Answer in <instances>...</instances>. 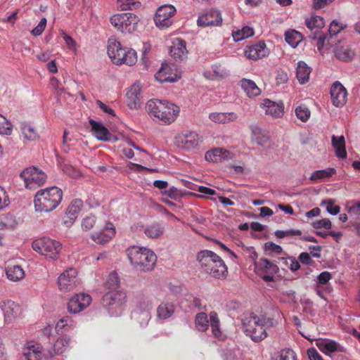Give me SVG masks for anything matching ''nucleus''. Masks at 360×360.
<instances>
[{"mask_svg":"<svg viewBox=\"0 0 360 360\" xmlns=\"http://www.w3.org/2000/svg\"><path fill=\"white\" fill-rule=\"evenodd\" d=\"M201 271L216 279L224 280L228 275V267L224 261L215 252L203 250L196 256Z\"/></svg>","mask_w":360,"mask_h":360,"instance_id":"nucleus-1","label":"nucleus"},{"mask_svg":"<svg viewBox=\"0 0 360 360\" xmlns=\"http://www.w3.org/2000/svg\"><path fill=\"white\" fill-rule=\"evenodd\" d=\"M244 332L254 342H260L267 337L266 329L274 326L271 318L259 316L253 314L243 321Z\"/></svg>","mask_w":360,"mask_h":360,"instance_id":"nucleus-2","label":"nucleus"},{"mask_svg":"<svg viewBox=\"0 0 360 360\" xmlns=\"http://www.w3.org/2000/svg\"><path fill=\"white\" fill-rule=\"evenodd\" d=\"M148 114L165 124L174 122L179 113V107L165 100L151 99L146 106Z\"/></svg>","mask_w":360,"mask_h":360,"instance_id":"nucleus-3","label":"nucleus"},{"mask_svg":"<svg viewBox=\"0 0 360 360\" xmlns=\"http://www.w3.org/2000/svg\"><path fill=\"white\" fill-rule=\"evenodd\" d=\"M62 198L63 192L56 186L41 189L34 196L35 210L41 212H51L59 205Z\"/></svg>","mask_w":360,"mask_h":360,"instance_id":"nucleus-4","label":"nucleus"},{"mask_svg":"<svg viewBox=\"0 0 360 360\" xmlns=\"http://www.w3.org/2000/svg\"><path fill=\"white\" fill-rule=\"evenodd\" d=\"M127 253L131 265L139 271H151L157 262L155 254L146 248L132 246L127 250Z\"/></svg>","mask_w":360,"mask_h":360,"instance_id":"nucleus-5","label":"nucleus"},{"mask_svg":"<svg viewBox=\"0 0 360 360\" xmlns=\"http://www.w3.org/2000/svg\"><path fill=\"white\" fill-rule=\"evenodd\" d=\"M32 247L35 252L51 260H57L59 258L62 249V245L59 241L45 237L34 240Z\"/></svg>","mask_w":360,"mask_h":360,"instance_id":"nucleus-6","label":"nucleus"},{"mask_svg":"<svg viewBox=\"0 0 360 360\" xmlns=\"http://www.w3.org/2000/svg\"><path fill=\"white\" fill-rule=\"evenodd\" d=\"M202 138L194 131L184 130L174 137V143L179 148L191 150L198 148Z\"/></svg>","mask_w":360,"mask_h":360,"instance_id":"nucleus-7","label":"nucleus"},{"mask_svg":"<svg viewBox=\"0 0 360 360\" xmlns=\"http://www.w3.org/2000/svg\"><path fill=\"white\" fill-rule=\"evenodd\" d=\"M305 25L311 31L309 37L317 40V48L321 50L324 44L327 37L320 32V30L325 25L324 19L319 15H311L305 20Z\"/></svg>","mask_w":360,"mask_h":360,"instance_id":"nucleus-8","label":"nucleus"},{"mask_svg":"<svg viewBox=\"0 0 360 360\" xmlns=\"http://www.w3.org/2000/svg\"><path fill=\"white\" fill-rule=\"evenodd\" d=\"M27 188L34 190L43 185L46 179V174L35 167H27L20 174Z\"/></svg>","mask_w":360,"mask_h":360,"instance_id":"nucleus-9","label":"nucleus"},{"mask_svg":"<svg viewBox=\"0 0 360 360\" xmlns=\"http://www.w3.org/2000/svg\"><path fill=\"white\" fill-rule=\"evenodd\" d=\"M110 22L122 32L131 33L136 29V17L131 13H117L110 18Z\"/></svg>","mask_w":360,"mask_h":360,"instance_id":"nucleus-10","label":"nucleus"},{"mask_svg":"<svg viewBox=\"0 0 360 360\" xmlns=\"http://www.w3.org/2000/svg\"><path fill=\"white\" fill-rule=\"evenodd\" d=\"M176 8L172 5H164L157 10L154 21L159 28H167L173 23V16L176 13Z\"/></svg>","mask_w":360,"mask_h":360,"instance_id":"nucleus-11","label":"nucleus"},{"mask_svg":"<svg viewBox=\"0 0 360 360\" xmlns=\"http://www.w3.org/2000/svg\"><path fill=\"white\" fill-rule=\"evenodd\" d=\"M257 272L262 276L266 282H272L274 277L279 271V267L276 262H274L266 258H261L255 263Z\"/></svg>","mask_w":360,"mask_h":360,"instance_id":"nucleus-12","label":"nucleus"},{"mask_svg":"<svg viewBox=\"0 0 360 360\" xmlns=\"http://www.w3.org/2000/svg\"><path fill=\"white\" fill-rule=\"evenodd\" d=\"M77 271L70 268L62 273L58 278L59 290L62 292H69L75 289L77 285Z\"/></svg>","mask_w":360,"mask_h":360,"instance_id":"nucleus-13","label":"nucleus"},{"mask_svg":"<svg viewBox=\"0 0 360 360\" xmlns=\"http://www.w3.org/2000/svg\"><path fill=\"white\" fill-rule=\"evenodd\" d=\"M91 302V297L84 293L76 294L68 303V309L70 313L77 314L86 309Z\"/></svg>","mask_w":360,"mask_h":360,"instance_id":"nucleus-14","label":"nucleus"},{"mask_svg":"<svg viewBox=\"0 0 360 360\" xmlns=\"http://www.w3.org/2000/svg\"><path fill=\"white\" fill-rule=\"evenodd\" d=\"M269 49L264 41L247 46L244 49V55L246 58L253 60L265 58L269 56Z\"/></svg>","mask_w":360,"mask_h":360,"instance_id":"nucleus-15","label":"nucleus"},{"mask_svg":"<svg viewBox=\"0 0 360 360\" xmlns=\"http://www.w3.org/2000/svg\"><path fill=\"white\" fill-rule=\"evenodd\" d=\"M221 22V13L217 10L211 9L199 15L197 24L200 27L218 26Z\"/></svg>","mask_w":360,"mask_h":360,"instance_id":"nucleus-16","label":"nucleus"},{"mask_svg":"<svg viewBox=\"0 0 360 360\" xmlns=\"http://www.w3.org/2000/svg\"><path fill=\"white\" fill-rule=\"evenodd\" d=\"M127 47H123L115 38H110L108 41V54L112 63L122 65L124 58H121Z\"/></svg>","mask_w":360,"mask_h":360,"instance_id":"nucleus-17","label":"nucleus"},{"mask_svg":"<svg viewBox=\"0 0 360 360\" xmlns=\"http://www.w3.org/2000/svg\"><path fill=\"white\" fill-rule=\"evenodd\" d=\"M330 95L333 104L336 107H342L347 101V92L340 82L333 83L330 88Z\"/></svg>","mask_w":360,"mask_h":360,"instance_id":"nucleus-18","label":"nucleus"},{"mask_svg":"<svg viewBox=\"0 0 360 360\" xmlns=\"http://www.w3.org/2000/svg\"><path fill=\"white\" fill-rule=\"evenodd\" d=\"M141 86L139 82L134 83L127 92V104L130 109L138 108L141 103Z\"/></svg>","mask_w":360,"mask_h":360,"instance_id":"nucleus-19","label":"nucleus"},{"mask_svg":"<svg viewBox=\"0 0 360 360\" xmlns=\"http://www.w3.org/2000/svg\"><path fill=\"white\" fill-rule=\"evenodd\" d=\"M115 233L114 225L108 222L102 230L94 232L91 235V238L96 243L103 244L110 241L115 236Z\"/></svg>","mask_w":360,"mask_h":360,"instance_id":"nucleus-20","label":"nucleus"},{"mask_svg":"<svg viewBox=\"0 0 360 360\" xmlns=\"http://www.w3.org/2000/svg\"><path fill=\"white\" fill-rule=\"evenodd\" d=\"M126 302V295L120 290H111L106 292L102 299V303L104 307H110L115 305L121 306Z\"/></svg>","mask_w":360,"mask_h":360,"instance_id":"nucleus-21","label":"nucleus"},{"mask_svg":"<svg viewBox=\"0 0 360 360\" xmlns=\"http://www.w3.org/2000/svg\"><path fill=\"white\" fill-rule=\"evenodd\" d=\"M22 355L25 360H41L42 347L33 341L27 342L22 348Z\"/></svg>","mask_w":360,"mask_h":360,"instance_id":"nucleus-22","label":"nucleus"},{"mask_svg":"<svg viewBox=\"0 0 360 360\" xmlns=\"http://www.w3.org/2000/svg\"><path fill=\"white\" fill-rule=\"evenodd\" d=\"M233 157V154L232 153L222 148H216L208 150L205 155V158L207 161L217 163L231 160Z\"/></svg>","mask_w":360,"mask_h":360,"instance_id":"nucleus-23","label":"nucleus"},{"mask_svg":"<svg viewBox=\"0 0 360 360\" xmlns=\"http://www.w3.org/2000/svg\"><path fill=\"white\" fill-rule=\"evenodd\" d=\"M260 107L265 111L266 115L272 117H281L283 115L284 106L282 103H277L269 99H265L260 104Z\"/></svg>","mask_w":360,"mask_h":360,"instance_id":"nucleus-24","label":"nucleus"},{"mask_svg":"<svg viewBox=\"0 0 360 360\" xmlns=\"http://www.w3.org/2000/svg\"><path fill=\"white\" fill-rule=\"evenodd\" d=\"M2 311L6 322H12L21 313L20 305L15 303L13 301L8 300L4 302L2 306Z\"/></svg>","mask_w":360,"mask_h":360,"instance_id":"nucleus-25","label":"nucleus"},{"mask_svg":"<svg viewBox=\"0 0 360 360\" xmlns=\"http://www.w3.org/2000/svg\"><path fill=\"white\" fill-rule=\"evenodd\" d=\"M333 52L335 58L342 62H350L356 56L354 50L347 44L336 46Z\"/></svg>","mask_w":360,"mask_h":360,"instance_id":"nucleus-26","label":"nucleus"},{"mask_svg":"<svg viewBox=\"0 0 360 360\" xmlns=\"http://www.w3.org/2000/svg\"><path fill=\"white\" fill-rule=\"evenodd\" d=\"M169 53L176 60H182L186 58L187 50L186 41L180 38L175 39L169 49Z\"/></svg>","mask_w":360,"mask_h":360,"instance_id":"nucleus-27","label":"nucleus"},{"mask_svg":"<svg viewBox=\"0 0 360 360\" xmlns=\"http://www.w3.org/2000/svg\"><path fill=\"white\" fill-rule=\"evenodd\" d=\"M172 68L168 64H162L161 68L155 75V79L161 82H175L180 77L172 73Z\"/></svg>","mask_w":360,"mask_h":360,"instance_id":"nucleus-28","label":"nucleus"},{"mask_svg":"<svg viewBox=\"0 0 360 360\" xmlns=\"http://www.w3.org/2000/svg\"><path fill=\"white\" fill-rule=\"evenodd\" d=\"M175 311V306L169 300L162 301L157 307L156 316L160 320H166L172 316Z\"/></svg>","mask_w":360,"mask_h":360,"instance_id":"nucleus-29","label":"nucleus"},{"mask_svg":"<svg viewBox=\"0 0 360 360\" xmlns=\"http://www.w3.org/2000/svg\"><path fill=\"white\" fill-rule=\"evenodd\" d=\"M89 124L91 127V131L94 136L99 141H110L111 139V134L108 129L102 124L94 120H90Z\"/></svg>","mask_w":360,"mask_h":360,"instance_id":"nucleus-30","label":"nucleus"},{"mask_svg":"<svg viewBox=\"0 0 360 360\" xmlns=\"http://www.w3.org/2000/svg\"><path fill=\"white\" fill-rule=\"evenodd\" d=\"M75 324L71 316H65L57 321L55 330L58 335L65 336L66 333H68L75 327Z\"/></svg>","mask_w":360,"mask_h":360,"instance_id":"nucleus-31","label":"nucleus"},{"mask_svg":"<svg viewBox=\"0 0 360 360\" xmlns=\"http://www.w3.org/2000/svg\"><path fill=\"white\" fill-rule=\"evenodd\" d=\"M71 348V338L69 336H60L53 346V351L56 355H63L70 351Z\"/></svg>","mask_w":360,"mask_h":360,"instance_id":"nucleus-32","label":"nucleus"},{"mask_svg":"<svg viewBox=\"0 0 360 360\" xmlns=\"http://www.w3.org/2000/svg\"><path fill=\"white\" fill-rule=\"evenodd\" d=\"M210 120L218 124H226L237 120L238 115L236 112H214L209 115Z\"/></svg>","mask_w":360,"mask_h":360,"instance_id":"nucleus-33","label":"nucleus"},{"mask_svg":"<svg viewBox=\"0 0 360 360\" xmlns=\"http://www.w3.org/2000/svg\"><path fill=\"white\" fill-rule=\"evenodd\" d=\"M311 71V68L305 62L300 60L297 63L296 76L301 84H304L309 82Z\"/></svg>","mask_w":360,"mask_h":360,"instance_id":"nucleus-34","label":"nucleus"},{"mask_svg":"<svg viewBox=\"0 0 360 360\" xmlns=\"http://www.w3.org/2000/svg\"><path fill=\"white\" fill-rule=\"evenodd\" d=\"M332 145L335 150L336 156L339 158H346L347 153L345 148V141L343 136L339 137L335 135L332 136Z\"/></svg>","mask_w":360,"mask_h":360,"instance_id":"nucleus-35","label":"nucleus"},{"mask_svg":"<svg viewBox=\"0 0 360 360\" xmlns=\"http://www.w3.org/2000/svg\"><path fill=\"white\" fill-rule=\"evenodd\" d=\"M241 87L249 97H255L261 94L260 89L255 82L248 79H243L240 81Z\"/></svg>","mask_w":360,"mask_h":360,"instance_id":"nucleus-36","label":"nucleus"},{"mask_svg":"<svg viewBox=\"0 0 360 360\" xmlns=\"http://www.w3.org/2000/svg\"><path fill=\"white\" fill-rule=\"evenodd\" d=\"M7 278L12 281H18L25 276V271L19 265L8 266L6 269Z\"/></svg>","mask_w":360,"mask_h":360,"instance_id":"nucleus-37","label":"nucleus"},{"mask_svg":"<svg viewBox=\"0 0 360 360\" xmlns=\"http://www.w3.org/2000/svg\"><path fill=\"white\" fill-rule=\"evenodd\" d=\"M209 317L212 335L216 338L221 339L223 334L220 328V321L217 313L212 311L209 314Z\"/></svg>","mask_w":360,"mask_h":360,"instance_id":"nucleus-38","label":"nucleus"},{"mask_svg":"<svg viewBox=\"0 0 360 360\" xmlns=\"http://www.w3.org/2000/svg\"><path fill=\"white\" fill-rule=\"evenodd\" d=\"M336 174V169L333 167H328L325 169L316 170L314 172L309 179L314 182H318L325 179H328Z\"/></svg>","mask_w":360,"mask_h":360,"instance_id":"nucleus-39","label":"nucleus"},{"mask_svg":"<svg viewBox=\"0 0 360 360\" xmlns=\"http://www.w3.org/2000/svg\"><path fill=\"white\" fill-rule=\"evenodd\" d=\"M302 35L300 32L291 30L285 32V39L292 47L295 48L302 41Z\"/></svg>","mask_w":360,"mask_h":360,"instance_id":"nucleus-40","label":"nucleus"},{"mask_svg":"<svg viewBox=\"0 0 360 360\" xmlns=\"http://www.w3.org/2000/svg\"><path fill=\"white\" fill-rule=\"evenodd\" d=\"M210 319L205 312H200L196 314L195 319V325L196 328L201 332H205L208 329Z\"/></svg>","mask_w":360,"mask_h":360,"instance_id":"nucleus-41","label":"nucleus"},{"mask_svg":"<svg viewBox=\"0 0 360 360\" xmlns=\"http://www.w3.org/2000/svg\"><path fill=\"white\" fill-rule=\"evenodd\" d=\"M255 34L252 28L245 26L241 30H238L232 32V37L235 41H240L246 38L253 36Z\"/></svg>","mask_w":360,"mask_h":360,"instance_id":"nucleus-42","label":"nucleus"},{"mask_svg":"<svg viewBox=\"0 0 360 360\" xmlns=\"http://www.w3.org/2000/svg\"><path fill=\"white\" fill-rule=\"evenodd\" d=\"M316 345L319 349L326 354L337 351L338 346L337 342L333 340H321Z\"/></svg>","mask_w":360,"mask_h":360,"instance_id":"nucleus-43","label":"nucleus"},{"mask_svg":"<svg viewBox=\"0 0 360 360\" xmlns=\"http://www.w3.org/2000/svg\"><path fill=\"white\" fill-rule=\"evenodd\" d=\"M271 360H297V355L292 349L285 348L272 356Z\"/></svg>","mask_w":360,"mask_h":360,"instance_id":"nucleus-44","label":"nucleus"},{"mask_svg":"<svg viewBox=\"0 0 360 360\" xmlns=\"http://www.w3.org/2000/svg\"><path fill=\"white\" fill-rule=\"evenodd\" d=\"M144 233L148 238H156L163 233V229L159 224L155 223L148 226Z\"/></svg>","mask_w":360,"mask_h":360,"instance_id":"nucleus-45","label":"nucleus"},{"mask_svg":"<svg viewBox=\"0 0 360 360\" xmlns=\"http://www.w3.org/2000/svg\"><path fill=\"white\" fill-rule=\"evenodd\" d=\"M121 58H124L122 60H124L122 62V64H125L129 66L134 65L137 61L136 53L131 48H127Z\"/></svg>","mask_w":360,"mask_h":360,"instance_id":"nucleus-46","label":"nucleus"},{"mask_svg":"<svg viewBox=\"0 0 360 360\" xmlns=\"http://www.w3.org/2000/svg\"><path fill=\"white\" fill-rule=\"evenodd\" d=\"M82 207V200L80 199H75L70 202L66 211L68 212V214H70V216L77 217L78 214Z\"/></svg>","mask_w":360,"mask_h":360,"instance_id":"nucleus-47","label":"nucleus"},{"mask_svg":"<svg viewBox=\"0 0 360 360\" xmlns=\"http://www.w3.org/2000/svg\"><path fill=\"white\" fill-rule=\"evenodd\" d=\"M209 73L212 74V79H222L229 75L228 70L220 65H213Z\"/></svg>","mask_w":360,"mask_h":360,"instance_id":"nucleus-48","label":"nucleus"},{"mask_svg":"<svg viewBox=\"0 0 360 360\" xmlns=\"http://www.w3.org/2000/svg\"><path fill=\"white\" fill-rule=\"evenodd\" d=\"M295 115L298 119L305 122L311 115V112L307 105L301 104L295 108Z\"/></svg>","mask_w":360,"mask_h":360,"instance_id":"nucleus-49","label":"nucleus"},{"mask_svg":"<svg viewBox=\"0 0 360 360\" xmlns=\"http://www.w3.org/2000/svg\"><path fill=\"white\" fill-rule=\"evenodd\" d=\"M264 250L269 255H272L273 254L286 255V253L283 252V248L273 242H266L264 244Z\"/></svg>","mask_w":360,"mask_h":360,"instance_id":"nucleus-50","label":"nucleus"},{"mask_svg":"<svg viewBox=\"0 0 360 360\" xmlns=\"http://www.w3.org/2000/svg\"><path fill=\"white\" fill-rule=\"evenodd\" d=\"M117 2L122 11L136 9L141 5L140 2L136 0H117Z\"/></svg>","mask_w":360,"mask_h":360,"instance_id":"nucleus-51","label":"nucleus"},{"mask_svg":"<svg viewBox=\"0 0 360 360\" xmlns=\"http://www.w3.org/2000/svg\"><path fill=\"white\" fill-rule=\"evenodd\" d=\"M21 131L25 139L29 141H34L38 138V134L36 129L29 124H25L21 127Z\"/></svg>","mask_w":360,"mask_h":360,"instance_id":"nucleus-52","label":"nucleus"},{"mask_svg":"<svg viewBox=\"0 0 360 360\" xmlns=\"http://www.w3.org/2000/svg\"><path fill=\"white\" fill-rule=\"evenodd\" d=\"M105 285L108 289L115 290L120 285V278L117 274L115 272L110 273Z\"/></svg>","mask_w":360,"mask_h":360,"instance_id":"nucleus-53","label":"nucleus"},{"mask_svg":"<svg viewBox=\"0 0 360 360\" xmlns=\"http://www.w3.org/2000/svg\"><path fill=\"white\" fill-rule=\"evenodd\" d=\"M345 27L346 25L339 22L336 20H333L330 25L328 30L329 37L331 38L332 37L338 34Z\"/></svg>","mask_w":360,"mask_h":360,"instance_id":"nucleus-54","label":"nucleus"},{"mask_svg":"<svg viewBox=\"0 0 360 360\" xmlns=\"http://www.w3.org/2000/svg\"><path fill=\"white\" fill-rule=\"evenodd\" d=\"M12 133V127L6 118L0 114V134L10 135Z\"/></svg>","mask_w":360,"mask_h":360,"instance_id":"nucleus-55","label":"nucleus"},{"mask_svg":"<svg viewBox=\"0 0 360 360\" xmlns=\"http://www.w3.org/2000/svg\"><path fill=\"white\" fill-rule=\"evenodd\" d=\"M96 221V217L94 215H88L86 217H84L82 221V228L84 231H89L91 229Z\"/></svg>","mask_w":360,"mask_h":360,"instance_id":"nucleus-56","label":"nucleus"},{"mask_svg":"<svg viewBox=\"0 0 360 360\" xmlns=\"http://www.w3.org/2000/svg\"><path fill=\"white\" fill-rule=\"evenodd\" d=\"M326 205V210L328 212L333 215H336L340 211V207L338 205H335L334 202L331 199L323 200L321 202V205Z\"/></svg>","mask_w":360,"mask_h":360,"instance_id":"nucleus-57","label":"nucleus"},{"mask_svg":"<svg viewBox=\"0 0 360 360\" xmlns=\"http://www.w3.org/2000/svg\"><path fill=\"white\" fill-rule=\"evenodd\" d=\"M301 235H302V231L300 230H298V229H296V230H288V231L277 230L275 232V236L278 238H283L285 237L301 236Z\"/></svg>","mask_w":360,"mask_h":360,"instance_id":"nucleus-58","label":"nucleus"},{"mask_svg":"<svg viewBox=\"0 0 360 360\" xmlns=\"http://www.w3.org/2000/svg\"><path fill=\"white\" fill-rule=\"evenodd\" d=\"M313 227L316 229H330L332 227V223L331 221L327 219H322L319 220H316L313 223Z\"/></svg>","mask_w":360,"mask_h":360,"instance_id":"nucleus-59","label":"nucleus"},{"mask_svg":"<svg viewBox=\"0 0 360 360\" xmlns=\"http://www.w3.org/2000/svg\"><path fill=\"white\" fill-rule=\"evenodd\" d=\"M9 203L10 200L6 191L0 186V210L7 207Z\"/></svg>","mask_w":360,"mask_h":360,"instance_id":"nucleus-60","label":"nucleus"},{"mask_svg":"<svg viewBox=\"0 0 360 360\" xmlns=\"http://www.w3.org/2000/svg\"><path fill=\"white\" fill-rule=\"evenodd\" d=\"M46 25V19L45 18H41L38 25L32 30V33L34 36H39L41 34L45 29Z\"/></svg>","mask_w":360,"mask_h":360,"instance_id":"nucleus-61","label":"nucleus"},{"mask_svg":"<svg viewBox=\"0 0 360 360\" xmlns=\"http://www.w3.org/2000/svg\"><path fill=\"white\" fill-rule=\"evenodd\" d=\"M290 257L287 256V255H281V257H278L277 260H275V262L279 264L283 269H285V268H289Z\"/></svg>","mask_w":360,"mask_h":360,"instance_id":"nucleus-62","label":"nucleus"},{"mask_svg":"<svg viewBox=\"0 0 360 360\" xmlns=\"http://www.w3.org/2000/svg\"><path fill=\"white\" fill-rule=\"evenodd\" d=\"M332 276L330 273L328 271H323L318 276L319 284L325 285L326 284Z\"/></svg>","mask_w":360,"mask_h":360,"instance_id":"nucleus-63","label":"nucleus"},{"mask_svg":"<svg viewBox=\"0 0 360 360\" xmlns=\"http://www.w3.org/2000/svg\"><path fill=\"white\" fill-rule=\"evenodd\" d=\"M307 354L310 360H323L322 356L319 354L317 350L314 348H311L307 350Z\"/></svg>","mask_w":360,"mask_h":360,"instance_id":"nucleus-64","label":"nucleus"}]
</instances>
